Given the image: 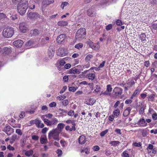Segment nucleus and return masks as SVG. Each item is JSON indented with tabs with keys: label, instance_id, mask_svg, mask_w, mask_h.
<instances>
[{
	"label": "nucleus",
	"instance_id": "nucleus-17",
	"mask_svg": "<svg viewBox=\"0 0 157 157\" xmlns=\"http://www.w3.org/2000/svg\"><path fill=\"white\" fill-rule=\"evenodd\" d=\"M86 138L85 136L82 135L79 136L78 138V142L80 144H83L86 142Z\"/></svg>",
	"mask_w": 157,
	"mask_h": 157
},
{
	"label": "nucleus",
	"instance_id": "nucleus-36",
	"mask_svg": "<svg viewBox=\"0 0 157 157\" xmlns=\"http://www.w3.org/2000/svg\"><path fill=\"white\" fill-rule=\"evenodd\" d=\"M100 89L101 88L98 85H96L95 89L94 90L93 93H95L98 92L100 91Z\"/></svg>",
	"mask_w": 157,
	"mask_h": 157
},
{
	"label": "nucleus",
	"instance_id": "nucleus-58",
	"mask_svg": "<svg viewBox=\"0 0 157 157\" xmlns=\"http://www.w3.org/2000/svg\"><path fill=\"white\" fill-rule=\"evenodd\" d=\"M67 87V86H64L60 91V93L62 94L66 90Z\"/></svg>",
	"mask_w": 157,
	"mask_h": 157
},
{
	"label": "nucleus",
	"instance_id": "nucleus-6",
	"mask_svg": "<svg viewBox=\"0 0 157 157\" xmlns=\"http://www.w3.org/2000/svg\"><path fill=\"white\" fill-rule=\"evenodd\" d=\"M44 123L48 126H52L56 125L58 122V120L56 118H53L51 121L46 118L43 120Z\"/></svg>",
	"mask_w": 157,
	"mask_h": 157
},
{
	"label": "nucleus",
	"instance_id": "nucleus-53",
	"mask_svg": "<svg viewBox=\"0 0 157 157\" xmlns=\"http://www.w3.org/2000/svg\"><path fill=\"white\" fill-rule=\"evenodd\" d=\"M77 89L74 87H70L69 88V90L70 91L75 92L76 90Z\"/></svg>",
	"mask_w": 157,
	"mask_h": 157
},
{
	"label": "nucleus",
	"instance_id": "nucleus-59",
	"mask_svg": "<svg viewBox=\"0 0 157 157\" xmlns=\"http://www.w3.org/2000/svg\"><path fill=\"white\" fill-rule=\"evenodd\" d=\"M152 118L154 120H157V113H154L152 115Z\"/></svg>",
	"mask_w": 157,
	"mask_h": 157
},
{
	"label": "nucleus",
	"instance_id": "nucleus-50",
	"mask_svg": "<svg viewBox=\"0 0 157 157\" xmlns=\"http://www.w3.org/2000/svg\"><path fill=\"white\" fill-rule=\"evenodd\" d=\"M63 105L64 106H66L68 104V101L67 100H65L62 101Z\"/></svg>",
	"mask_w": 157,
	"mask_h": 157
},
{
	"label": "nucleus",
	"instance_id": "nucleus-32",
	"mask_svg": "<svg viewBox=\"0 0 157 157\" xmlns=\"http://www.w3.org/2000/svg\"><path fill=\"white\" fill-rule=\"evenodd\" d=\"M90 151V149L89 148H84L81 150V153L85 152L86 154H88L89 153Z\"/></svg>",
	"mask_w": 157,
	"mask_h": 157
},
{
	"label": "nucleus",
	"instance_id": "nucleus-12",
	"mask_svg": "<svg viewBox=\"0 0 157 157\" xmlns=\"http://www.w3.org/2000/svg\"><path fill=\"white\" fill-rule=\"evenodd\" d=\"M137 124L140 126L144 127L146 126L147 124L144 118L140 119L137 123Z\"/></svg>",
	"mask_w": 157,
	"mask_h": 157
},
{
	"label": "nucleus",
	"instance_id": "nucleus-41",
	"mask_svg": "<svg viewBox=\"0 0 157 157\" xmlns=\"http://www.w3.org/2000/svg\"><path fill=\"white\" fill-rule=\"evenodd\" d=\"M112 88L110 85L109 84L107 86L106 90L109 92L111 93V92L112 90Z\"/></svg>",
	"mask_w": 157,
	"mask_h": 157
},
{
	"label": "nucleus",
	"instance_id": "nucleus-40",
	"mask_svg": "<svg viewBox=\"0 0 157 157\" xmlns=\"http://www.w3.org/2000/svg\"><path fill=\"white\" fill-rule=\"evenodd\" d=\"M114 115L116 116H118L120 114V111L118 109L114 110L113 112Z\"/></svg>",
	"mask_w": 157,
	"mask_h": 157
},
{
	"label": "nucleus",
	"instance_id": "nucleus-47",
	"mask_svg": "<svg viewBox=\"0 0 157 157\" xmlns=\"http://www.w3.org/2000/svg\"><path fill=\"white\" fill-rule=\"evenodd\" d=\"M56 152L58 154V156H61L62 154V150L59 149L57 150Z\"/></svg>",
	"mask_w": 157,
	"mask_h": 157
},
{
	"label": "nucleus",
	"instance_id": "nucleus-45",
	"mask_svg": "<svg viewBox=\"0 0 157 157\" xmlns=\"http://www.w3.org/2000/svg\"><path fill=\"white\" fill-rule=\"evenodd\" d=\"M15 132L16 133L20 136H21L22 134V132L20 129H16V130Z\"/></svg>",
	"mask_w": 157,
	"mask_h": 157
},
{
	"label": "nucleus",
	"instance_id": "nucleus-4",
	"mask_svg": "<svg viewBox=\"0 0 157 157\" xmlns=\"http://www.w3.org/2000/svg\"><path fill=\"white\" fill-rule=\"evenodd\" d=\"M86 34L85 29H80L78 30L76 34V38L78 40L82 39L85 37Z\"/></svg>",
	"mask_w": 157,
	"mask_h": 157
},
{
	"label": "nucleus",
	"instance_id": "nucleus-42",
	"mask_svg": "<svg viewBox=\"0 0 157 157\" xmlns=\"http://www.w3.org/2000/svg\"><path fill=\"white\" fill-rule=\"evenodd\" d=\"M109 130L108 129H106L104 131H102L100 133V136H104L108 132Z\"/></svg>",
	"mask_w": 157,
	"mask_h": 157
},
{
	"label": "nucleus",
	"instance_id": "nucleus-46",
	"mask_svg": "<svg viewBox=\"0 0 157 157\" xmlns=\"http://www.w3.org/2000/svg\"><path fill=\"white\" fill-rule=\"evenodd\" d=\"M74 114V110H71L67 113L68 115L70 116H72Z\"/></svg>",
	"mask_w": 157,
	"mask_h": 157
},
{
	"label": "nucleus",
	"instance_id": "nucleus-20",
	"mask_svg": "<svg viewBox=\"0 0 157 157\" xmlns=\"http://www.w3.org/2000/svg\"><path fill=\"white\" fill-rule=\"evenodd\" d=\"M55 53V51L52 48L50 47L48 52V56L50 59H51Z\"/></svg>",
	"mask_w": 157,
	"mask_h": 157
},
{
	"label": "nucleus",
	"instance_id": "nucleus-37",
	"mask_svg": "<svg viewBox=\"0 0 157 157\" xmlns=\"http://www.w3.org/2000/svg\"><path fill=\"white\" fill-rule=\"evenodd\" d=\"M144 105H141L139 111V113L140 114H142L144 112Z\"/></svg>",
	"mask_w": 157,
	"mask_h": 157
},
{
	"label": "nucleus",
	"instance_id": "nucleus-28",
	"mask_svg": "<svg viewBox=\"0 0 157 157\" xmlns=\"http://www.w3.org/2000/svg\"><path fill=\"white\" fill-rule=\"evenodd\" d=\"M58 25L61 26H64L67 25L68 22L67 21H59L57 23Z\"/></svg>",
	"mask_w": 157,
	"mask_h": 157
},
{
	"label": "nucleus",
	"instance_id": "nucleus-8",
	"mask_svg": "<svg viewBox=\"0 0 157 157\" xmlns=\"http://www.w3.org/2000/svg\"><path fill=\"white\" fill-rule=\"evenodd\" d=\"M123 89L120 87H116L113 90L114 95L116 97L119 96L121 95L122 93Z\"/></svg>",
	"mask_w": 157,
	"mask_h": 157
},
{
	"label": "nucleus",
	"instance_id": "nucleus-15",
	"mask_svg": "<svg viewBox=\"0 0 157 157\" xmlns=\"http://www.w3.org/2000/svg\"><path fill=\"white\" fill-rule=\"evenodd\" d=\"M96 100L94 99L89 98L86 99L84 103L88 105H92L96 102Z\"/></svg>",
	"mask_w": 157,
	"mask_h": 157
},
{
	"label": "nucleus",
	"instance_id": "nucleus-33",
	"mask_svg": "<svg viewBox=\"0 0 157 157\" xmlns=\"http://www.w3.org/2000/svg\"><path fill=\"white\" fill-rule=\"evenodd\" d=\"M120 144V142L117 141H111L109 144L112 146H117Z\"/></svg>",
	"mask_w": 157,
	"mask_h": 157
},
{
	"label": "nucleus",
	"instance_id": "nucleus-16",
	"mask_svg": "<svg viewBox=\"0 0 157 157\" xmlns=\"http://www.w3.org/2000/svg\"><path fill=\"white\" fill-rule=\"evenodd\" d=\"M23 43V41L21 40H18L14 41L13 44L16 47H20L22 46Z\"/></svg>",
	"mask_w": 157,
	"mask_h": 157
},
{
	"label": "nucleus",
	"instance_id": "nucleus-22",
	"mask_svg": "<svg viewBox=\"0 0 157 157\" xmlns=\"http://www.w3.org/2000/svg\"><path fill=\"white\" fill-rule=\"evenodd\" d=\"M86 78L89 80L93 81L95 79L96 76L95 74L91 73L88 74L86 75Z\"/></svg>",
	"mask_w": 157,
	"mask_h": 157
},
{
	"label": "nucleus",
	"instance_id": "nucleus-5",
	"mask_svg": "<svg viewBox=\"0 0 157 157\" xmlns=\"http://www.w3.org/2000/svg\"><path fill=\"white\" fill-rule=\"evenodd\" d=\"M27 17L28 19L33 21H35L40 18V15L36 12H28Z\"/></svg>",
	"mask_w": 157,
	"mask_h": 157
},
{
	"label": "nucleus",
	"instance_id": "nucleus-29",
	"mask_svg": "<svg viewBox=\"0 0 157 157\" xmlns=\"http://www.w3.org/2000/svg\"><path fill=\"white\" fill-rule=\"evenodd\" d=\"M17 136L16 134L13 135L10 139V142L11 144H13L15 141L17 139Z\"/></svg>",
	"mask_w": 157,
	"mask_h": 157
},
{
	"label": "nucleus",
	"instance_id": "nucleus-21",
	"mask_svg": "<svg viewBox=\"0 0 157 157\" xmlns=\"http://www.w3.org/2000/svg\"><path fill=\"white\" fill-rule=\"evenodd\" d=\"M36 126L38 128H42L44 127V124L41 122V121L37 119L36 124Z\"/></svg>",
	"mask_w": 157,
	"mask_h": 157
},
{
	"label": "nucleus",
	"instance_id": "nucleus-7",
	"mask_svg": "<svg viewBox=\"0 0 157 157\" xmlns=\"http://www.w3.org/2000/svg\"><path fill=\"white\" fill-rule=\"evenodd\" d=\"M57 54L60 56H63L67 54V50L63 48H60L56 51Z\"/></svg>",
	"mask_w": 157,
	"mask_h": 157
},
{
	"label": "nucleus",
	"instance_id": "nucleus-57",
	"mask_svg": "<svg viewBox=\"0 0 157 157\" xmlns=\"http://www.w3.org/2000/svg\"><path fill=\"white\" fill-rule=\"evenodd\" d=\"M25 116V114L24 112H21L19 115V117L20 118H23Z\"/></svg>",
	"mask_w": 157,
	"mask_h": 157
},
{
	"label": "nucleus",
	"instance_id": "nucleus-26",
	"mask_svg": "<svg viewBox=\"0 0 157 157\" xmlns=\"http://www.w3.org/2000/svg\"><path fill=\"white\" fill-rule=\"evenodd\" d=\"M47 142V139L46 136L43 135L40 138V142L43 144L46 143Z\"/></svg>",
	"mask_w": 157,
	"mask_h": 157
},
{
	"label": "nucleus",
	"instance_id": "nucleus-19",
	"mask_svg": "<svg viewBox=\"0 0 157 157\" xmlns=\"http://www.w3.org/2000/svg\"><path fill=\"white\" fill-rule=\"evenodd\" d=\"M64 126L65 125L63 123H60L58 124L57 128L55 129L60 133L62 131Z\"/></svg>",
	"mask_w": 157,
	"mask_h": 157
},
{
	"label": "nucleus",
	"instance_id": "nucleus-60",
	"mask_svg": "<svg viewBox=\"0 0 157 157\" xmlns=\"http://www.w3.org/2000/svg\"><path fill=\"white\" fill-rule=\"evenodd\" d=\"M87 43L90 47L92 48V47H93L94 44L90 40H89L88 41Z\"/></svg>",
	"mask_w": 157,
	"mask_h": 157
},
{
	"label": "nucleus",
	"instance_id": "nucleus-62",
	"mask_svg": "<svg viewBox=\"0 0 157 157\" xmlns=\"http://www.w3.org/2000/svg\"><path fill=\"white\" fill-rule=\"evenodd\" d=\"M115 132L117 134L119 135H121L122 133L121 132V130L120 129L118 128H116L115 130Z\"/></svg>",
	"mask_w": 157,
	"mask_h": 157
},
{
	"label": "nucleus",
	"instance_id": "nucleus-39",
	"mask_svg": "<svg viewBox=\"0 0 157 157\" xmlns=\"http://www.w3.org/2000/svg\"><path fill=\"white\" fill-rule=\"evenodd\" d=\"M155 97V95L154 94H152L150 95L148 97V99L149 101H152L154 100V98Z\"/></svg>",
	"mask_w": 157,
	"mask_h": 157
},
{
	"label": "nucleus",
	"instance_id": "nucleus-34",
	"mask_svg": "<svg viewBox=\"0 0 157 157\" xmlns=\"http://www.w3.org/2000/svg\"><path fill=\"white\" fill-rule=\"evenodd\" d=\"M33 153V151L32 150L27 151L25 153V155L28 156H30L32 155Z\"/></svg>",
	"mask_w": 157,
	"mask_h": 157
},
{
	"label": "nucleus",
	"instance_id": "nucleus-49",
	"mask_svg": "<svg viewBox=\"0 0 157 157\" xmlns=\"http://www.w3.org/2000/svg\"><path fill=\"white\" fill-rule=\"evenodd\" d=\"M113 27V25L111 24H109L106 26V29L107 30L109 31Z\"/></svg>",
	"mask_w": 157,
	"mask_h": 157
},
{
	"label": "nucleus",
	"instance_id": "nucleus-61",
	"mask_svg": "<svg viewBox=\"0 0 157 157\" xmlns=\"http://www.w3.org/2000/svg\"><path fill=\"white\" fill-rule=\"evenodd\" d=\"M6 17V15L3 13H0V20L5 18Z\"/></svg>",
	"mask_w": 157,
	"mask_h": 157
},
{
	"label": "nucleus",
	"instance_id": "nucleus-38",
	"mask_svg": "<svg viewBox=\"0 0 157 157\" xmlns=\"http://www.w3.org/2000/svg\"><path fill=\"white\" fill-rule=\"evenodd\" d=\"M94 45L95 46V47H93V49L96 50H98L100 48L99 43H95V44Z\"/></svg>",
	"mask_w": 157,
	"mask_h": 157
},
{
	"label": "nucleus",
	"instance_id": "nucleus-1",
	"mask_svg": "<svg viewBox=\"0 0 157 157\" xmlns=\"http://www.w3.org/2000/svg\"><path fill=\"white\" fill-rule=\"evenodd\" d=\"M28 8L27 2L25 0L22 1L18 4L17 10L18 13L21 15H23L26 12Z\"/></svg>",
	"mask_w": 157,
	"mask_h": 157
},
{
	"label": "nucleus",
	"instance_id": "nucleus-55",
	"mask_svg": "<svg viewBox=\"0 0 157 157\" xmlns=\"http://www.w3.org/2000/svg\"><path fill=\"white\" fill-rule=\"evenodd\" d=\"M133 145L136 147H139L141 146V143L140 142H135L133 144Z\"/></svg>",
	"mask_w": 157,
	"mask_h": 157
},
{
	"label": "nucleus",
	"instance_id": "nucleus-3",
	"mask_svg": "<svg viewBox=\"0 0 157 157\" xmlns=\"http://www.w3.org/2000/svg\"><path fill=\"white\" fill-rule=\"evenodd\" d=\"M60 133L56 129H53L49 132L48 135V138L50 139L53 138L55 140L59 141L60 140Z\"/></svg>",
	"mask_w": 157,
	"mask_h": 157
},
{
	"label": "nucleus",
	"instance_id": "nucleus-24",
	"mask_svg": "<svg viewBox=\"0 0 157 157\" xmlns=\"http://www.w3.org/2000/svg\"><path fill=\"white\" fill-rule=\"evenodd\" d=\"M142 133V135L143 137L146 136L148 134L149 130L147 129H141L139 130Z\"/></svg>",
	"mask_w": 157,
	"mask_h": 157
},
{
	"label": "nucleus",
	"instance_id": "nucleus-52",
	"mask_svg": "<svg viewBox=\"0 0 157 157\" xmlns=\"http://www.w3.org/2000/svg\"><path fill=\"white\" fill-rule=\"evenodd\" d=\"M65 62L63 59L60 60L59 61V64L61 66H63L65 64Z\"/></svg>",
	"mask_w": 157,
	"mask_h": 157
},
{
	"label": "nucleus",
	"instance_id": "nucleus-64",
	"mask_svg": "<svg viewBox=\"0 0 157 157\" xmlns=\"http://www.w3.org/2000/svg\"><path fill=\"white\" fill-rule=\"evenodd\" d=\"M132 101L131 99H127L125 101V103L127 104H129L131 103Z\"/></svg>",
	"mask_w": 157,
	"mask_h": 157
},
{
	"label": "nucleus",
	"instance_id": "nucleus-9",
	"mask_svg": "<svg viewBox=\"0 0 157 157\" xmlns=\"http://www.w3.org/2000/svg\"><path fill=\"white\" fill-rule=\"evenodd\" d=\"M3 131L8 135H10L13 132V129L9 125L6 126L4 128Z\"/></svg>",
	"mask_w": 157,
	"mask_h": 157
},
{
	"label": "nucleus",
	"instance_id": "nucleus-48",
	"mask_svg": "<svg viewBox=\"0 0 157 157\" xmlns=\"http://www.w3.org/2000/svg\"><path fill=\"white\" fill-rule=\"evenodd\" d=\"M122 157H129V154L127 153L126 151H124L121 155Z\"/></svg>",
	"mask_w": 157,
	"mask_h": 157
},
{
	"label": "nucleus",
	"instance_id": "nucleus-51",
	"mask_svg": "<svg viewBox=\"0 0 157 157\" xmlns=\"http://www.w3.org/2000/svg\"><path fill=\"white\" fill-rule=\"evenodd\" d=\"M66 98V96H58L56 97V99L59 101L63 100Z\"/></svg>",
	"mask_w": 157,
	"mask_h": 157
},
{
	"label": "nucleus",
	"instance_id": "nucleus-43",
	"mask_svg": "<svg viewBox=\"0 0 157 157\" xmlns=\"http://www.w3.org/2000/svg\"><path fill=\"white\" fill-rule=\"evenodd\" d=\"M32 32H33V34L34 36L37 35L39 33V32L37 29H34Z\"/></svg>",
	"mask_w": 157,
	"mask_h": 157
},
{
	"label": "nucleus",
	"instance_id": "nucleus-30",
	"mask_svg": "<svg viewBox=\"0 0 157 157\" xmlns=\"http://www.w3.org/2000/svg\"><path fill=\"white\" fill-rule=\"evenodd\" d=\"M69 5V4L67 2H64L62 3L60 7L62 9H63L65 7L68 6Z\"/></svg>",
	"mask_w": 157,
	"mask_h": 157
},
{
	"label": "nucleus",
	"instance_id": "nucleus-63",
	"mask_svg": "<svg viewBox=\"0 0 157 157\" xmlns=\"http://www.w3.org/2000/svg\"><path fill=\"white\" fill-rule=\"evenodd\" d=\"M48 129L46 128H44L42 129V132L43 134L46 133L47 131L48 130Z\"/></svg>",
	"mask_w": 157,
	"mask_h": 157
},
{
	"label": "nucleus",
	"instance_id": "nucleus-25",
	"mask_svg": "<svg viewBox=\"0 0 157 157\" xmlns=\"http://www.w3.org/2000/svg\"><path fill=\"white\" fill-rule=\"evenodd\" d=\"M131 110V109L130 107H128L124 111L123 113V115L125 117H127L129 114Z\"/></svg>",
	"mask_w": 157,
	"mask_h": 157
},
{
	"label": "nucleus",
	"instance_id": "nucleus-2",
	"mask_svg": "<svg viewBox=\"0 0 157 157\" xmlns=\"http://www.w3.org/2000/svg\"><path fill=\"white\" fill-rule=\"evenodd\" d=\"M14 31V29L12 27H7L3 30L2 32L3 36L6 38H10L13 35Z\"/></svg>",
	"mask_w": 157,
	"mask_h": 157
},
{
	"label": "nucleus",
	"instance_id": "nucleus-18",
	"mask_svg": "<svg viewBox=\"0 0 157 157\" xmlns=\"http://www.w3.org/2000/svg\"><path fill=\"white\" fill-rule=\"evenodd\" d=\"M19 29L23 33H25L27 29L25 23H22L20 24Z\"/></svg>",
	"mask_w": 157,
	"mask_h": 157
},
{
	"label": "nucleus",
	"instance_id": "nucleus-27",
	"mask_svg": "<svg viewBox=\"0 0 157 157\" xmlns=\"http://www.w3.org/2000/svg\"><path fill=\"white\" fill-rule=\"evenodd\" d=\"M141 90L140 88L138 87L133 93L132 97H131V98L132 99L137 94H138L140 93Z\"/></svg>",
	"mask_w": 157,
	"mask_h": 157
},
{
	"label": "nucleus",
	"instance_id": "nucleus-14",
	"mask_svg": "<svg viewBox=\"0 0 157 157\" xmlns=\"http://www.w3.org/2000/svg\"><path fill=\"white\" fill-rule=\"evenodd\" d=\"M54 2V0H43L42 3V8H45L48 5Z\"/></svg>",
	"mask_w": 157,
	"mask_h": 157
},
{
	"label": "nucleus",
	"instance_id": "nucleus-11",
	"mask_svg": "<svg viewBox=\"0 0 157 157\" xmlns=\"http://www.w3.org/2000/svg\"><path fill=\"white\" fill-rule=\"evenodd\" d=\"M135 82L133 79H132L130 82L126 83V85L124 86V91H127L128 89L134 85Z\"/></svg>",
	"mask_w": 157,
	"mask_h": 157
},
{
	"label": "nucleus",
	"instance_id": "nucleus-56",
	"mask_svg": "<svg viewBox=\"0 0 157 157\" xmlns=\"http://www.w3.org/2000/svg\"><path fill=\"white\" fill-rule=\"evenodd\" d=\"M32 139L35 140H38L39 137L36 135H33L32 137Z\"/></svg>",
	"mask_w": 157,
	"mask_h": 157
},
{
	"label": "nucleus",
	"instance_id": "nucleus-44",
	"mask_svg": "<svg viewBox=\"0 0 157 157\" xmlns=\"http://www.w3.org/2000/svg\"><path fill=\"white\" fill-rule=\"evenodd\" d=\"M82 43H79L75 45V47L76 48L79 49L80 48H82Z\"/></svg>",
	"mask_w": 157,
	"mask_h": 157
},
{
	"label": "nucleus",
	"instance_id": "nucleus-54",
	"mask_svg": "<svg viewBox=\"0 0 157 157\" xmlns=\"http://www.w3.org/2000/svg\"><path fill=\"white\" fill-rule=\"evenodd\" d=\"M100 147H99L97 145L93 147V150L94 151H98L99 150Z\"/></svg>",
	"mask_w": 157,
	"mask_h": 157
},
{
	"label": "nucleus",
	"instance_id": "nucleus-23",
	"mask_svg": "<svg viewBox=\"0 0 157 157\" xmlns=\"http://www.w3.org/2000/svg\"><path fill=\"white\" fill-rule=\"evenodd\" d=\"M69 72L70 74H79L80 72V71L79 69H78L75 67L69 70Z\"/></svg>",
	"mask_w": 157,
	"mask_h": 157
},
{
	"label": "nucleus",
	"instance_id": "nucleus-35",
	"mask_svg": "<svg viewBox=\"0 0 157 157\" xmlns=\"http://www.w3.org/2000/svg\"><path fill=\"white\" fill-rule=\"evenodd\" d=\"M146 35L145 33L141 34L140 36V39L142 41H144L145 40Z\"/></svg>",
	"mask_w": 157,
	"mask_h": 157
},
{
	"label": "nucleus",
	"instance_id": "nucleus-13",
	"mask_svg": "<svg viewBox=\"0 0 157 157\" xmlns=\"http://www.w3.org/2000/svg\"><path fill=\"white\" fill-rule=\"evenodd\" d=\"M66 38V36L65 34H62L58 36L56 39L57 42L59 44H61Z\"/></svg>",
	"mask_w": 157,
	"mask_h": 157
},
{
	"label": "nucleus",
	"instance_id": "nucleus-10",
	"mask_svg": "<svg viewBox=\"0 0 157 157\" xmlns=\"http://www.w3.org/2000/svg\"><path fill=\"white\" fill-rule=\"evenodd\" d=\"M87 14L89 16L93 17L96 15V12L94 8L91 7L87 11Z\"/></svg>",
	"mask_w": 157,
	"mask_h": 157
},
{
	"label": "nucleus",
	"instance_id": "nucleus-31",
	"mask_svg": "<svg viewBox=\"0 0 157 157\" xmlns=\"http://www.w3.org/2000/svg\"><path fill=\"white\" fill-rule=\"evenodd\" d=\"M93 56L91 54H89L87 55L85 58V60L86 62H88L90 61L93 59Z\"/></svg>",
	"mask_w": 157,
	"mask_h": 157
}]
</instances>
